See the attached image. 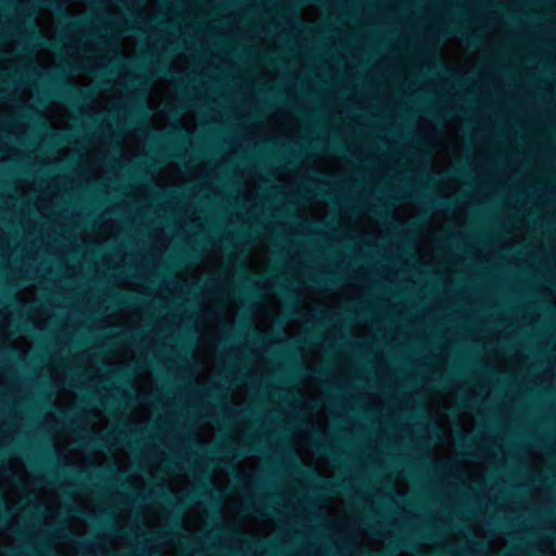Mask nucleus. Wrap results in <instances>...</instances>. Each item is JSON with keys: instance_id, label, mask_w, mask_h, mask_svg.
<instances>
[{"instance_id": "nucleus-1", "label": "nucleus", "mask_w": 556, "mask_h": 556, "mask_svg": "<svg viewBox=\"0 0 556 556\" xmlns=\"http://www.w3.org/2000/svg\"><path fill=\"white\" fill-rule=\"evenodd\" d=\"M273 510H274V507L266 504L263 500L247 501L243 504L244 513H254V514L265 515L267 513H271Z\"/></svg>"}, {"instance_id": "nucleus-2", "label": "nucleus", "mask_w": 556, "mask_h": 556, "mask_svg": "<svg viewBox=\"0 0 556 556\" xmlns=\"http://www.w3.org/2000/svg\"><path fill=\"white\" fill-rule=\"evenodd\" d=\"M80 444L89 447L91 450L104 448L108 447L109 438L103 434H92L86 441L80 442Z\"/></svg>"}, {"instance_id": "nucleus-3", "label": "nucleus", "mask_w": 556, "mask_h": 556, "mask_svg": "<svg viewBox=\"0 0 556 556\" xmlns=\"http://www.w3.org/2000/svg\"><path fill=\"white\" fill-rule=\"evenodd\" d=\"M317 479L323 482L321 491L327 494H337L340 491L346 489V485L344 483H338L332 480L324 479L321 477H318Z\"/></svg>"}, {"instance_id": "nucleus-4", "label": "nucleus", "mask_w": 556, "mask_h": 556, "mask_svg": "<svg viewBox=\"0 0 556 556\" xmlns=\"http://www.w3.org/2000/svg\"><path fill=\"white\" fill-rule=\"evenodd\" d=\"M429 204L432 207L448 211L456 205V201L452 198H434L429 201Z\"/></svg>"}, {"instance_id": "nucleus-5", "label": "nucleus", "mask_w": 556, "mask_h": 556, "mask_svg": "<svg viewBox=\"0 0 556 556\" xmlns=\"http://www.w3.org/2000/svg\"><path fill=\"white\" fill-rule=\"evenodd\" d=\"M277 289H278V292L283 296V299L286 300L287 304L290 307H296L298 306V300H296V298L294 296V294H293V292L291 290L287 289L282 285H279L277 287Z\"/></svg>"}, {"instance_id": "nucleus-6", "label": "nucleus", "mask_w": 556, "mask_h": 556, "mask_svg": "<svg viewBox=\"0 0 556 556\" xmlns=\"http://www.w3.org/2000/svg\"><path fill=\"white\" fill-rule=\"evenodd\" d=\"M231 452L233 454H236V456H238V457H244L250 453L258 452V447L256 444L248 442V443H244L243 445H241V447L239 450L231 451Z\"/></svg>"}, {"instance_id": "nucleus-7", "label": "nucleus", "mask_w": 556, "mask_h": 556, "mask_svg": "<svg viewBox=\"0 0 556 556\" xmlns=\"http://www.w3.org/2000/svg\"><path fill=\"white\" fill-rule=\"evenodd\" d=\"M28 29H29V35L26 37L30 42L33 43H36V45H45L47 43V41H45L42 39V37L40 36V34L38 33V30L34 27L33 24H27L26 26Z\"/></svg>"}, {"instance_id": "nucleus-8", "label": "nucleus", "mask_w": 556, "mask_h": 556, "mask_svg": "<svg viewBox=\"0 0 556 556\" xmlns=\"http://www.w3.org/2000/svg\"><path fill=\"white\" fill-rule=\"evenodd\" d=\"M66 92L71 94V97L74 100H80L81 98H85V93L77 88H75L73 85L67 84L66 85Z\"/></svg>"}, {"instance_id": "nucleus-9", "label": "nucleus", "mask_w": 556, "mask_h": 556, "mask_svg": "<svg viewBox=\"0 0 556 556\" xmlns=\"http://www.w3.org/2000/svg\"><path fill=\"white\" fill-rule=\"evenodd\" d=\"M454 381V378L451 374H445L439 377V379L435 380V383L442 388L447 387Z\"/></svg>"}, {"instance_id": "nucleus-10", "label": "nucleus", "mask_w": 556, "mask_h": 556, "mask_svg": "<svg viewBox=\"0 0 556 556\" xmlns=\"http://www.w3.org/2000/svg\"><path fill=\"white\" fill-rule=\"evenodd\" d=\"M237 274L240 277V279H242L243 281H250V279H251V276L248 275L245 267L242 265L241 262L239 263V266L237 268Z\"/></svg>"}, {"instance_id": "nucleus-11", "label": "nucleus", "mask_w": 556, "mask_h": 556, "mask_svg": "<svg viewBox=\"0 0 556 556\" xmlns=\"http://www.w3.org/2000/svg\"><path fill=\"white\" fill-rule=\"evenodd\" d=\"M121 304L131 306L137 304V299L134 295H126L117 300Z\"/></svg>"}, {"instance_id": "nucleus-12", "label": "nucleus", "mask_w": 556, "mask_h": 556, "mask_svg": "<svg viewBox=\"0 0 556 556\" xmlns=\"http://www.w3.org/2000/svg\"><path fill=\"white\" fill-rule=\"evenodd\" d=\"M40 3L45 8H49L52 10H56V9L61 8L60 3L56 0H40Z\"/></svg>"}, {"instance_id": "nucleus-13", "label": "nucleus", "mask_w": 556, "mask_h": 556, "mask_svg": "<svg viewBox=\"0 0 556 556\" xmlns=\"http://www.w3.org/2000/svg\"><path fill=\"white\" fill-rule=\"evenodd\" d=\"M86 24V22L81 18H78V17H72L71 18V27L73 29H78L80 28L81 26H84Z\"/></svg>"}, {"instance_id": "nucleus-14", "label": "nucleus", "mask_w": 556, "mask_h": 556, "mask_svg": "<svg viewBox=\"0 0 556 556\" xmlns=\"http://www.w3.org/2000/svg\"><path fill=\"white\" fill-rule=\"evenodd\" d=\"M311 281H312V283H314L316 286H321V283L325 286L326 285H330V286L334 285V280L332 278H327L325 280L312 278Z\"/></svg>"}, {"instance_id": "nucleus-15", "label": "nucleus", "mask_w": 556, "mask_h": 556, "mask_svg": "<svg viewBox=\"0 0 556 556\" xmlns=\"http://www.w3.org/2000/svg\"><path fill=\"white\" fill-rule=\"evenodd\" d=\"M316 448H317L318 452L327 453V454H329L332 457H334V455H336V452L332 451V450H329L326 444L318 443Z\"/></svg>"}, {"instance_id": "nucleus-16", "label": "nucleus", "mask_w": 556, "mask_h": 556, "mask_svg": "<svg viewBox=\"0 0 556 556\" xmlns=\"http://www.w3.org/2000/svg\"><path fill=\"white\" fill-rule=\"evenodd\" d=\"M442 72L443 74H450V71L443 65L440 59H437L435 73Z\"/></svg>"}, {"instance_id": "nucleus-17", "label": "nucleus", "mask_w": 556, "mask_h": 556, "mask_svg": "<svg viewBox=\"0 0 556 556\" xmlns=\"http://www.w3.org/2000/svg\"><path fill=\"white\" fill-rule=\"evenodd\" d=\"M331 150L338 153H345L350 151L345 146L342 144H333L331 146Z\"/></svg>"}, {"instance_id": "nucleus-18", "label": "nucleus", "mask_w": 556, "mask_h": 556, "mask_svg": "<svg viewBox=\"0 0 556 556\" xmlns=\"http://www.w3.org/2000/svg\"><path fill=\"white\" fill-rule=\"evenodd\" d=\"M469 45L472 47H478V45L482 41L479 37H464Z\"/></svg>"}, {"instance_id": "nucleus-19", "label": "nucleus", "mask_w": 556, "mask_h": 556, "mask_svg": "<svg viewBox=\"0 0 556 556\" xmlns=\"http://www.w3.org/2000/svg\"><path fill=\"white\" fill-rule=\"evenodd\" d=\"M239 293L240 294H245L249 298H254L256 295V292L254 290H251V289H248V288L240 289Z\"/></svg>"}, {"instance_id": "nucleus-20", "label": "nucleus", "mask_w": 556, "mask_h": 556, "mask_svg": "<svg viewBox=\"0 0 556 556\" xmlns=\"http://www.w3.org/2000/svg\"><path fill=\"white\" fill-rule=\"evenodd\" d=\"M421 195L417 192H410V193H407V192H403V198L405 200H415L417 198H420Z\"/></svg>"}, {"instance_id": "nucleus-21", "label": "nucleus", "mask_w": 556, "mask_h": 556, "mask_svg": "<svg viewBox=\"0 0 556 556\" xmlns=\"http://www.w3.org/2000/svg\"><path fill=\"white\" fill-rule=\"evenodd\" d=\"M156 72L159 75H166L167 74V67L161 63H157L156 65Z\"/></svg>"}, {"instance_id": "nucleus-22", "label": "nucleus", "mask_w": 556, "mask_h": 556, "mask_svg": "<svg viewBox=\"0 0 556 556\" xmlns=\"http://www.w3.org/2000/svg\"><path fill=\"white\" fill-rule=\"evenodd\" d=\"M124 28L127 33L130 34H136L139 30L134 24H126Z\"/></svg>"}, {"instance_id": "nucleus-23", "label": "nucleus", "mask_w": 556, "mask_h": 556, "mask_svg": "<svg viewBox=\"0 0 556 556\" xmlns=\"http://www.w3.org/2000/svg\"><path fill=\"white\" fill-rule=\"evenodd\" d=\"M440 35H442L444 38H447V37H450L452 35H457V33L456 31H450V29L446 28V29H441L440 30Z\"/></svg>"}, {"instance_id": "nucleus-24", "label": "nucleus", "mask_w": 556, "mask_h": 556, "mask_svg": "<svg viewBox=\"0 0 556 556\" xmlns=\"http://www.w3.org/2000/svg\"><path fill=\"white\" fill-rule=\"evenodd\" d=\"M317 195L320 197L323 200L331 199L330 193L325 190H320L319 192H317Z\"/></svg>"}, {"instance_id": "nucleus-25", "label": "nucleus", "mask_w": 556, "mask_h": 556, "mask_svg": "<svg viewBox=\"0 0 556 556\" xmlns=\"http://www.w3.org/2000/svg\"><path fill=\"white\" fill-rule=\"evenodd\" d=\"M468 173L465 168H462V169H456L453 175L457 176V177H464L466 176Z\"/></svg>"}, {"instance_id": "nucleus-26", "label": "nucleus", "mask_w": 556, "mask_h": 556, "mask_svg": "<svg viewBox=\"0 0 556 556\" xmlns=\"http://www.w3.org/2000/svg\"><path fill=\"white\" fill-rule=\"evenodd\" d=\"M397 546L400 548H408L409 544H408V542L406 540H401V541H399Z\"/></svg>"}, {"instance_id": "nucleus-27", "label": "nucleus", "mask_w": 556, "mask_h": 556, "mask_svg": "<svg viewBox=\"0 0 556 556\" xmlns=\"http://www.w3.org/2000/svg\"><path fill=\"white\" fill-rule=\"evenodd\" d=\"M105 471H106L109 475H117V473H119V471H117V469H116V468H114V467H112V466H111V467H108V468L105 469Z\"/></svg>"}, {"instance_id": "nucleus-28", "label": "nucleus", "mask_w": 556, "mask_h": 556, "mask_svg": "<svg viewBox=\"0 0 556 556\" xmlns=\"http://www.w3.org/2000/svg\"><path fill=\"white\" fill-rule=\"evenodd\" d=\"M219 393L217 391H210L208 396L213 397L214 400H217L219 397Z\"/></svg>"}, {"instance_id": "nucleus-29", "label": "nucleus", "mask_w": 556, "mask_h": 556, "mask_svg": "<svg viewBox=\"0 0 556 556\" xmlns=\"http://www.w3.org/2000/svg\"><path fill=\"white\" fill-rule=\"evenodd\" d=\"M375 213H377V215H379L380 217H386L388 216V213L383 210H380V211H377V210H372Z\"/></svg>"}, {"instance_id": "nucleus-30", "label": "nucleus", "mask_w": 556, "mask_h": 556, "mask_svg": "<svg viewBox=\"0 0 556 556\" xmlns=\"http://www.w3.org/2000/svg\"><path fill=\"white\" fill-rule=\"evenodd\" d=\"M457 441H458V443H460V444L465 443V441H466L465 435H464V434H462V433H459V434L457 435Z\"/></svg>"}, {"instance_id": "nucleus-31", "label": "nucleus", "mask_w": 556, "mask_h": 556, "mask_svg": "<svg viewBox=\"0 0 556 556\" xmlns=\"http://www.w3.org/2000/svg\"><path fill=\"white\" fill-rule=\"evenodd\" d=\"M163 497H164L166 501L172 502V501H170V497H169L168 495H165V494H164V495H163ZM170 504H172L173 506H176V505H177V503H170Z\"/></svg>"}, {"instance_id": "nucleus-32", "label": "nucleus", "mask_w": 556, "mask_h": 556, "mask_svg": "<svg viewBox=\"0 0 556 556\" xmlns=\"http://www.w3.org/2000/svg\"><path fill=\"white\" fill-rule=\"evenodd\" d=\"M136 106H137L138 109H140V110H143V109H144V106H143V103H142V102L137 103V104H136Z\"/></svg>"}, {"instance_id": "nucleus-33", "label": "nucleus", "mask_w": 556, "mask_h": 556, "mask_svg": "<svg viewBox=\"0 0 556 556\" xmlns=\"http://www.w3.org/2000/svg\"><path fill=\"white\" fill-rule=\"evenodd\" d=\"M195 497H197L195 495H189V500H190V501H194V500H195Z\"/></svg>"}, {"instance_id": "nucleus-34", "label": "nucleus", "mask_w": 556, "mask_h": 556, "mask_svg": "<svg viewBox=\"0 0 556 556\" xmlns=\"http://www.w3.org/2000/svg\"><path fill=\"white\" fill-rule=\"evenodd\" d=\"M66 417H67V419L71 420V422H74V419L71 416H66Z\"/></svg>"}, {"instance_id": "nucleus-35", "label": "nucleus", "mask_w": 556, "mask_h": 556, "mask_svg": "<svg viewBox=\"0 0 556 556\" xmlns=\"http://www.w3.org/2000/svg\"><path fill=\"white\" fill-rule=\"evenodd\" d=\"M229 556H237V553L233 552Z\"/></svg>"}, {"instance_id": "nucleus-36", "label": "nucleus", "mask_w": 556, "mask_h": 556, "mask_svg": "<svg viewBox=\"0 0 556 556\" xmlns=\"http://www.w3.org/2000/svg\"><path fill=\"white\" fill-rule=\"evenodd\" d=\"M0 501H2V497L0 496Z\"/></svg>"}]
</instances>
